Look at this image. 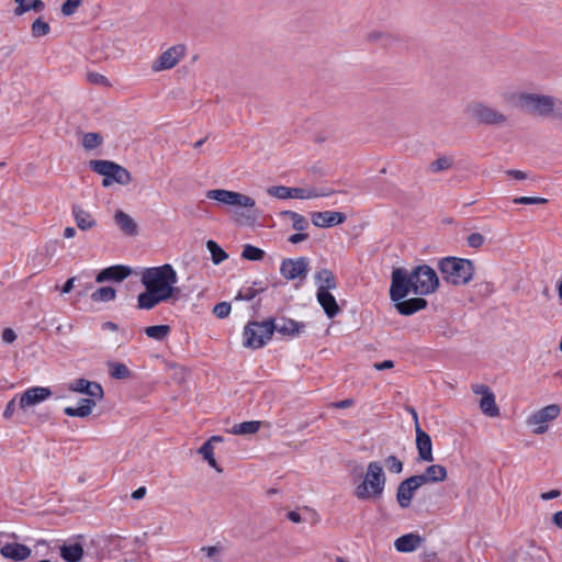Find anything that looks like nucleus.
<instances>
[{
  "label": "nucleus",
  "mask_w": 562,
  "mask_h": 562,
  "mask_svg": "<svg viewBox=\"0 0 562 562\" xmlns=\"http://www.w3.org/2000/svg\"><path fill=\"white\" fill-rule=\"evenodd\" d=\"M328 195L329 192L319 191L315 188H292V199L307 200Z\"/></svg>",
  "instance_id": "33"
},
{
  "label": "nucleus",
  "mask_w": 562,
  "mask_h": 562,
  "mask_svg": "<svg viewBox=\"0 0 562 562\" xmlns=\"http://www.w3.org/2000/svg\"><path fill=\"white\" fill-rule=\"evenodd\" d=\"M140 282L146 290H150V292H155L167 300L180 292L175 286L178 282L177 272L169 263L144 269L140 274Z\"/></svg>",
  "instance_id": "3"
},
{
  "label": "nucleus",
  "mask_w": 562,
  "mask_h": 562,
  "mask_svg": "<svg viewBox=\"0 0 562 562\" xmlns=\"http://www.w3.org/2000/svg\"><path fill=\"white\" fill-rule=\"evenodd\" d=\"M560 406L557 404L548 405L535 412L528 419L527 424L533 427V432L541 435L548 431V424L560 415Z\"/></svg>",
  "instance_id": "11"
},
{
  "label": "nucleus",
  "mask_w": 562,
  "mask_h": 562,
  "mask_svg": "<svg viewBox=\"0 0 562 562\" xmlns=\"http://www.w3.org/2000/svg\"><path fill=\"white\" fill-rule=\"evenodd\" d=\"M447 469L441 464H431L426 468L422 474H416V479L423 485L428 483H440L447 479Z\"/></svg>",
  "instance_id": "20"
},
{
  "label": "nucleus",
  "mask_w": 562,
  "mask_h": 562,
  "mask_svg": "<svg viewBox=\"0 0 562 562\" xmlns=\"http://www.w3.org/2000/svg\"><path fill=\"white\" fill-rule=\"evenodd\" d=\"M263 256H265V251L260 248L252 246V245H245L243 252H241V257L244 259L252 260V261L261 260L263 258Z\"/></svg>",
  "instance_id": "42"
},
{
  "label": "nucleus",
  "mask_w": 562,
  "mask_h": 562,
  "mask_svg": "<svg viewBox=\"0 0 562 562\" xmlns=\"http://www.w3.org/2000/svg\"><path fill=\"white\" fill-rule=\"evenodd\" d=\"M502 100L536 119L558 120L562 123V99L552 94L527 90H506Z\"/></svg>",
  "instance_id": "1"
},
{
  "label": "nucleus",
  "mask_w": 562,
  "mask_h": 562,
  "mask_svg": "<svg viewBox=\"0 0 562 562\" xmlns=\"http://www.w3.org/2000/svg\"><path fill=\"white\" fill-rule=\"evenodd\" d=\"M102 136L99 133H87L82 137V146L87 150L97 148L102 144Z\"/></svg>",
  "instance_id": "40"
},
{
  "label": "nucleus",
  "mask_w": 562,
  "mask_h": 562,
  "mask_svg": "<svg viewBox=\"0 0 562 562\" xmlns=\"http://www.w3.org/2000/svg\"><path fill=\"white\" fill-rule=\"evenodd\" d=\"M71 212L79 229L88 231L97 225V222L93 218L92 214L83 210L80 205H72Z\"/></svg>",
  "instance_id": "27"
},
{
  "label": "nucleus",
  "mask_w": 562,
  "mask_h": 562,
  "mask_svg": "<svg viewBox=\"0 0 562 562\" xmlns=\"http://www.w3.org/2000/svg\"><path fill=\"white\" fill-rule=\"evenodd\" d=\"M422 486L415 475L402 481L396 491V501L401 508H408L416 491Z\"/></svg>",
  "instance_id": "14"
},
{
  "label": "nucleus",
  "mask_w": 562,
  "mask_h": 562,
  "mask_svg": "<svg viewBox=\"0 0 562 562\" xmlns=\"http://www.w3.org/2000/svg\"><path fill=\"white\" fill-rule=\"evenodd\" d=\"M16 339V334L11 328H5L2 331V340L7 344H12Z\"/></svg>",
  "instance_id": "55"
},
{
  "label": "nucleus",
  "mask_w": 562,
  "mask_h": 562,
  "mask_svg": "<svg viewBox=\"0 0 562 562\" xmlns=\"http://www.w3.org/2000/svg\"><path fill=\"white\" fill-rule=\"evenodd\" d=\"M87 79L90 83H93V85L105 86V87L110 86L106 77H104L103 75H101L99 72H89L87 75Z\"/></svg>",
  "instance_id": "50"
},
{
  "label": "nucleus",
  "mask_w": 562,
  "mask_h": 562,
  "mask_svg": "<svg viewBox=\"0 0 562 562\" xmlns=\"http://www.w3.org/2000/svg\"><path fill=\"white\" fill-rule=\"evenodd\" d=\"M394 367V362L392 360H384L382 362L374 363V368L376 370H386L392 369Z\"/></svg>",
  "instance_id": "60"
},
{
  "label": "nucleus",
  "mask_w": 562,
  "mask_h": 562,
  "mask_svg": "<svg viewBox=\"0 0 562 562\" xmlns=\"http://www.w3.org/2000/svg\"><path fill=\"white\" fill-rule=\"evenodd\" d=\"M280 216L290 218L292 221V227L297 232H303L308 227V221L294 211H282Z\"/></svg>",
  "instance_id": "35"
},
{
  "label": "nucleus",
  "mask_w": 562,
  "mask_h": 562,
  "mask_svg": "<svg viewBox=\"0 0 562 562\" xmlns=\"http://www.w3.org/2000/svg\"><path fill=\"white\" fill-rule=\"evenodd\" d=\"M484 236L480 233H472L468 236V245L471 248H480L484 244Z\"/></svg>",
  "instance_id": "51"
},
{
  "label": "nucleus",
  "mask_w": 562,
  "mask_h": 562,
  "mask_svg": "<svg viewBox=\"0 0 562 562\" xmlns=\"http://www.w3.org/2000/svg\"><path fill=\"white\" fill-rule=\"evenodd\" d=\"M114 222L120 231L127 236H135L138 232L137 223L131 215L122 210L115 212Z\"/></svg>",
  "instance_id": "22"
},
{
  "label": "nucleus",
  "mask_w": 562,
  "mask_h": 562,
  "mask_svg": "<svg viewBox=\"0 0 562 562\" xmlns=\"http://www.w3.org/2000/svg\"><path fill=\"white\" fill-rule=\"evenodd\" d=\"M385 465L392 473H401L403 471V462L396 456H389L385 459Z\"/></svg>",
  "instance_id": "46"
},
{
  "label": "nucleus",
  "mask_w": 562,
  "mask_h": 562,
  "mask_svg": "<svg viewBox=\"0 0 562 562\" xmlns=\"http://www.w3.org/2000/svg\"><path fill=\"white\" fill-rule=\"evenodd\" d=\"M0 553L7 559L23 561L30 557L31 549L25 544L14 542L4 544L1 548Z\"/></svg>",
  "instance_id": "24"
},
{
  "label": "nucleus",
  "mask_w": 562,
  "mask_h": 562,
  "mask_svg": "<svg viewBox=\"0 0 562 562\" xmlns=\"http://www.w3.org/2000/svg\"><path fill=\"white\" fill-rule=\"evenodd\" d=\"M307 267L308 261L304 257L297 259H284L281 262L280 273L286 280H304L307 276Z\"/></svg>",
  "instance_id": "13"
},
{
  "label": "nucleus",
  "mask_w": 562,
  "mask_h": 562,
  "mask_svg": "<svg viewBox=\"0 0 562 562\" xmlns=\"http://www.w3.org/2000/svg\"><path fill=\"white\" fill-rule=\"evenodd\" d=\"M561 495V492L559 490H551L549 492H544L540 495L541 499L543 501H550L553 498H557Z\"/></svg>",
  "instance_id": "57"
},
{
  "label": "nucleus",
  "mask_w": 562,
  "mask_h": 562,
  "mask_svg": "<svg viewBox=\"0 0 562 562\" xmlns=\"http://www.w3.org/2000/svg\"><path fill=\"white\" fill-rule=\"evenodd\" d=\"M50 32V26L42 18L36 19L32 23V35L33 37H42Z\"/></svg>",
  "instance_id": "43"
},
{
  "label": "nucleus",
  "mask_w": 562,
  "mask_h": 562,
  "mask_svg": "<svg viewBox=\"0 0 562 562\" xmlns=\"http://www.w3.org/2000/svg\"><path fill=\"white\" fill-rule=\"evenodd\" d=\"M16 8L14 9L15 15H22L27 11L41 12L45 9V3L42 0H14Z\"/></svg>",
  "instance_id": "31"
},
{
  "label": "nucleus",
  "mask_w": 562,
  "mask_h": 562,
  "mask_svg": "<svg viewBox=\"0 0 562 562\" xmlns=\"http://www.w3.org/2000/svg\"><path fill=\"white\" fill-rule=\"evenodd\" d=\"M132 273L131 268L126 266H112L105 269H102L95 277V281L98 283H102L105 281H123Z\"/></svg>",
  "instance_id": "19"
},
{
  "label": "nucleus",
  "mask_w": 562,
  "mask_h": 562,
  "mask_svg": "<svg viewBox=\"0 0 562 562\" xmlns=\"http://www.w3.org/2000/svg\"><path fill=\"white\" fill-rule=\"evenodd\" d=\"M206 248L211 252L212 261L214 265H220L228 257L227 254L214 240H207Z\"/></svg>",
  "instance_id": "39"
},
{
  "label": "nucleus",
  "mask_w": 562,
  "mask_h": 562,
  "mask_svg": "<svg viewBox=\"0 0 562 562\" xmlns=\"http://www.w3.org/2000/svg\"><path fill=\"white\" fill-rule=\"evenodd\" d=\"M272 318L262 322H249L243 331V345L246 348L259 349L267 345L273 335Z\"/></svg>",
  "instance_id": "8"
},
{
  "label": "nucleus",
  "mask_w": 562,
  "mask_h": 562,
  "mask_svg": "<svg viewBox=\"0 0 562 562\" xmlns=\"http://www.w3.org/2000/svg\"><path fill=\"white\" fill-rule=\"evenodd\" d=\"M353 405V400L351 398H347V400H342V401H339V402H336V403H331V406L336 407V408H348L350 406Z\"/></svg>",
  "instance_id": "59"
},
{
  "label": "nucleus",
  "mask_w": 562,
  "mask_h": 562,
  "mask_svg": "<svg viewBox=\"0 0 562 562\" xmlns=\"http://www.w3.org/2000/svg\"><path fill=\"white\" fill-rule=\"evenodd\" d=\"M415 432L418 459L425 462L434 461L432 442L430 436L425 432L419 425H417Z\"/></svg>",
  "instance_id": "17"
},
{
  "label": "nucleus",
  "mask_w": 562,
  "mask_h": 562,
  "mask_svg": "<svg viewBox=\"0 0 562 562\" xmlns=\"http://www.w3.org/2000/svg\"><path fill=\"white\" fill-rule=\"evenodd\" d=\"M145 495H146V488H145L144 486H142V487H138L137 490H135V491L132 493V498H133V499H140V498H143Z\"/></svg>",
  "instance_id": "63"
},
{
  "label": "nucleus",
  "mask_w": 562,
  "mask_h": 562,
  "mask_svg": "<svg viewBox=\"0 0 562 562\" xmlns=\"http://www.w3.org/2000/svg\"><path fill=\"white\" fill-rule=\"evenodd\" d=\"M451 166H452L451 158L440 157L431 162L430 169L434 172H439V171L449 169Z\"/></svg>",
  "instance_id": "45"
},
{
  "label": "nucleus",
  "mask_w": 562,
  "mask_h": 562,
  "mask_svg": "<svg viewBox=\"0 0 562 562\" xmlns=\"http://www.w3.org/2000/svg\"><path fill=\"white\" fill-rule=\"evenodd\" d=\"M90 168L104 177L103 187H109L113 182L125 186L132 181V176L124 167L110 160H91Z\"/></svg>",
  "instance_id": "9"
},
{
  "label": "nucleus",
  "mask_w": 562,
  "mask_h": 562,
  "mask_svg": "<svg viewBox=\"0 0 562 562\" xmlns=\"http://www.w3.org/2000/svg\"><path fill=\"white\" fill-rule=\"evenodd\" d=\"M184 55V47L181 45L172 46L165 50L154 63L153 69L160 71L175 67Z\"/></svg>",
  "instance_id": "15"
},
{
  "label": "nucleus",
  "mask_w": 562,
  "mask_h": 562,
  "mask_svg": "<svg viewBox=\"0 0 562 562\" xmlns=\"http://www.w3.org/2000/svg\"><path fill=\"white\" fill-rule=\"evenodd\" d=\"M231 310H232V307H231L229 303L221 302L214 306L213 313L215 314V316L217 318L223 319L229 315Z\"/></svg>",
  "instance_id": "49"
},
{
  "label": "nucleus",
  "mask_w": 562,
  "mask_h": 562,
  "mask_svg": "<svg viewBox=\"0 0 562 562\" xmlns=\"http://www.w3.org/2000/svg\"><path fill=\"white\" fill-rule=\"evenodd\" d=\"M75 280H76L75 277L69 278L63 285L61 293H64V294L69 293L74 288Z\"/></svg>",
  "instance_id": "61"
},
{
  "label": "nucleus",
  "mask_w": 562,
  "mask_h": 562,
  "mask_svg": "<svg viewBox=\"0 0 562 562\" xmlns=\"http://www.w3.org/2000/svg\"><path fill=\"white\" fill-rule=\"evenodd\" d=\"M111 375L115 379H126L131 375V371L124 363L115 362L110 366Z\"/></svg>",
  "instance_id": "44"
},
{
  "label": "nucleus",
  "mask_w": 562,
  "mask_h": 562,
  "mask_svg": "<svg viewBox=\"0 0 562 562\" xmlns=\"http://www.w3.org/2000/svg\"><path fill=\"white\" fill-rule=\"evenodd\" d=\"M68 390L89 396L87 398H81L78 407L67 406L64 408V413L69 417L86 418L90 416L97 405V401H101L104 396V392L100 383L82 378L71 381L68 385Z\"/></svg>",
  "instance_id": "4"
},
{
  "label": "nucleus",
  "mask_w": 562,
  "mask_h": 562,
  "mask_svg": "<svg viewBox=\"0 0 562 562\" xmlns=\"http://www.w3.org/2000/svg\"><path fill=\"white\" fill-rule=\"evenodd\" d=\"M60 557L67 562H79L83 557V548L80 543L64 544L60 547Z\"/></svg>",
  "instance_id": "29"
},
{
  "label": "nucleus",
  "mask_w": 562,
  "mask_h": 562,
  "mask_svg": "<svg viewBox=\"0 0 562 562\" xmlns=\"http://www.w3.org/2000/svg\"><path fill=\"white\" fill-rule=\"evenodd\" d=\"M273 333L278 331L283 336L295 337L301 335L305 329V324L291 318H281L279 322L272 319Z\"/></svg>",
  "instance_id": "18"
},
{
  "label": "nucleus",
  "mask_w": 562,
  "mask_h": 562,
  "mask_svg": "<svg viewBox=\"0 0 562 562\" xmlns=\"http://www.w3.org/2000/svg\"><path fill=\"white\" fill-rule=\"evenodd\" d=\"M513 202L515 204L529 205V204H546L548 202V200L544 198H538V196H520V198H515L513 200Z\"/></svg>",
  "instance_id": "48"
},
{
  "label": "nucleus",
  "mask_w": 562,
  "mask_h": 562,
  "mask_svg": "<svg viewBox=\"0 0 562 562\" xmlns=\"http://www.w3.org/2000/svg\"><path fill=\"white\" fill-rule=\"evenodd\" d=\"M552 520L554 522V525L559 528L562 529V510L560 512H557L553 517H552Z\"/></svg>",
  "instance_id": "64"
},
{
  "label": "nucleus",
  "mask_w": 562,
  "mask_h": 562,
  "mask_svg": "<svg viewBox=\"0 0 562 562\" xmlns=\"http://www.w3.org/2000/svg\"><path fill=\"white\" fill-rule=\"evenodd\" d=\"M467 115L477 124L488 126H505L509 117L493 104L483 101H473L465 108Z\"/></svg>",
  "instance_id": "7"
},
{
  "label": "nucleus",
  "mask_w": 562,
  "mask_h": 562,
  "mask_svg": "<svg viewBox=\"0 0 562 562\" xmlns=\"http://www.w3.org/2000/svg\"><path fill=\"white\" fill-rule=\"evenodd\" d=\"M386 484V476L378 461L367 465L363 480L355 487L353 495L359 501H375L382 497Z\"/></svg>",
  "instance_id": "5"
},
{
  "label": "nucleus",
  "mask_w": 562,
  "mask_h": 562,
  "mask_svg": "<svg viewBox=\"0 0 562 562\" xmlns=\"http://www.w3.org/2000/svg\"><path fill=\"white\" fill-rule=\"evenodd\" d=\"M81 3L82 0H66L61 5V13L69 16L77 11Z\"/></svg>",
  "instance_id": "47"
},
{
  "label": "nucleus",
  "mask_w": 562,
  "mask_h": 562,
  "mask_svg": "<svg viewBox=\"0 0 562 562\" xmlns=\"http://www.w3.org/2000/svg\"><path fill=\"white\" fill-rule=\"evenodd\" d=\"M391 278L392 301L404 299L411 291L417 295H427L435 292L439 285L436 271L427 265L417 266L411 272L404 268H396L392 271Z\"/></svg>",
  "instance_id": "2"
},
{
  "label": "nucleus",
  "mask_w": 562,
  "mask_h": 562,
  "mask_svg": "<svg viewBox=\"0 0 562 562\" xmlns=\"http://www.w3.org/2000/svg\"><path fill=\"white\" fill-rule=\"evenodd\" d=\"M198 453L209 463V465L215 469L218 473L222 472V468L218 467L214 458V446L211 442H204L198 450Z\"/></svg>",
  "instance_id": "36"
},
{
  "label": "nucleus",
  "mask_w": 562,
  "mask_h": 562,
  "mask_svg": "<svg viewBox=\"0 0 562 562\" xmlns=\"http://www.w3.org/2000/svg\"><path fill=\"white\" fill-rule=\"evenodd\" d=\"M52 395V391L46 386H33L23 392L19 397L18 406L26 412L29 408L46 401Z\"/></svg>",
  "instance_id": "12"
},
{
  "label": "nucleus",
  "mask_w": 562,
  "mask_h": 562,
  "mask_svg": "<svg viewBox=\"0 0 562 562\" xmlns=\"http://www.w3.org/2000/svg\"><path fill=\"white\" fill-rule=\"evenodd\" d=\"M286 516L294 524H299L302 521L301 515L295 510L289 512Z\"/></svg>",
  "instance_id": "62"
},
{
  "label": "nucleus",
  "mask_w": 562,
  "mask_h": 562,
  "mask_svg": "<svg viewBox=\"0 0 562 562\" xmlns=\"http://www.w3.org/2000/svg\"><path fill=\"white\" fill-rule=\"evenodd\" d=\"M205 196L218 202L220 204L236 209H254L256 205V201L252 198L225 189L209 190L206 191Z\"/></svg>",
  "instance_id": "10"
},
{
  "label": "nucleus",
  "mask_w": 562,
  "mask_h": 562,
  "mask_svg": "<svg viewBox=\"0 0 562 562\" xmlns=\"http://www.w3.org/2000/svg\"><path fill=\"white\" fill-rule=\"evenodd\" d=\"M308 238V235L303 232H297L289 237V241L291 244H299L303 240H306Z\"/></svg>",
  "instance_id": "56"
},
{
  "label": "nucleus",
  "mask_w": 562,
  "mask_h": 562,
  "mask_svg": "<svg viewBox=\"0 0 562 562\" xmlns=\"http://www.w3.org/2000/svg\"><path fill=\"white\" fill-rule=\"evenodd\" d=\"M438 269L442 279L453 285L468 284L474 274V266L471 260L456 257L441 259Z\"/></svg>",
  "instance_id": "6"
},
{
  "label": "nucleus",
  "mask_w": 562,
  "mask_h": 562,
  "mask_svg": "<svg viewBox=\"0 0 562 562\" xmlns=\"http://www.w3.org/2000/svg\"><path fill=\"white\" fill-rule=\"evenodd\" d=\"M146 336L157 341H162L167 338L170 333V326L168 325H154L148 326L144 329Z\"/></svg>",
  "instance_id": "37"
},
{
  "label": "nucleus",
  "mask_w": 562,
  "mask_h": 562,
  "mask_svg": "<svg viewBox=\"0 0 562 562\" xmlns=\"http://www.w3.org/2000/svg\"><path fill=\"white\" fill-rule=\"evenodd\" d=\"M168 300L165 299L164 296L155 293V292H150V290H146L145 292L140 293L138 296H137V307L139 310H151L154 308L155 306H157L159 303L161 302H167Z\"/></svg>",
  "instance_id": "28"
},
{
  "label": "nucleus",
  "mask_w": 562,
  "mask_h": 562,
  "mask_svg": "<svg viewBox=\"0 0 562 562\" xmlns=\"http://www.w3.org/2000/svg\"><path fill=\"white\" fill-rule=\"evenodd\" d=\"M480 408L488 417H497L499 416V408L495 402L494 393H488L483 396L480 401Z\"/></svg>",
  "instance_id": "32"
},
{
  "label": "nucleus",
  "mask_w": 562,
  "mask_h": 562,
  "mask_svg": "<svg viewBox=\"0 0 562 562\" xmlns=\"http://www.w3.org/2000/svg\"><path fill=\"white\" fill-rule=\"evenodd\" d=\"M16 400H18V395H15L12 400H10L3 411V417L5 419H11L14 412H15V407H16Z\"/></svg>",
  "instance_id": "52"
},
{
  "label": "nucleus",
  "mask_w": 562,
  "mask_h": 562,
  "mask_svg": "<svg viewBox=\"0 0 562 562\" xmlns=\"http://www.w3.org/2000/svg\"><path fill=\"white\" fill-rule=\"evenodd\" d=\"M316 293L330 292L337 288L336 277L329 269H321L315 274Z\"/></svg>",
  "instance_id": "21"
},
{
  "label": "nucleus",
  "mask_w": 562,
  "mask_h": 562,
  "mask_svg": "<svg viewBox=\"0 0 562 562\" xmlns=\"http://www.w3.org/2000/svg\"><path fill=\"white\" fill-rule=\"evenodd\" d=\"M115 296H116V291L114 288L102 286V288L97 289L91 294V300L93 302H111L115 299Z\"/></svg>",
  "instance_id": "38"
},
{
  "label": "nucleus",
  "mask_w": 562,
  "mask_h": 562,
  "mask_svg": "<svg viewBox=\"0 0 562 562\" xmlns=\"http://www.w3.org/2000/svg\"><path fill=\"white\" fill-rule=\"evenodd\" d=\"M316 299L328 318H334L341 312L335 296L330 292L316 293Z\"/></svg>",
  "instance_id": "25"
},
{
  "label": "nucleus",
  "mask_w": 562,
  "mask_h": 562,
  "mask_svg": "<svg viewBox=\"0 0 562 562\" xmlns=\"http://www.w3.org/2000/svg\"><path fill=\"white\" fill-rule=\"evenodd\" d=\"M472 392L476 395H482V397L492 393L491 389L485 384H473Z\"/></svg>",
  "instance_id": "53"
},
{
  "label": "nucleus",
  "mask_w": 562,
  "mask_h": 562,
  "mask_svg": "<svg viewBox=\"0 0 562 562\" xmlns=\"http://www.w3.org/2000/svg\"><path fill=\"white\" fill-rule=\"evenodd\" d=\"M506 172L509 177H513L514 179H517V180H525L527 178L526 172H524L521 170L512 169V170H507Z\"/></svg>",
  "instance_id": "58"
},
{
  "label": "nucleus",
  "mask_w": 562,
  "mask_h": 562,
  "mask_svg": "<svg viewBox=\"0 0 562 562\" xmlns=\"http://www.w3.org/2000/svg\"><path fill=\"white\" fill-rule=\"evenodd\" d=\"M268 194L277 199H292V188L285 186H272L267 190Z\"/></svg>",
  "instance_id": "41"
},
{
  "label": "nucleus",
  "mask_w": 562,
  "mask_h": 562,
  "mask_svg": "<svg viewBox=\"0 0 562 562\" xmlns=\"http://www.w3.org/2000/svg\"><path fill=\"white\" fill-rule=\"evenodd\" d=\"M255 295H256V290H254L251 288H248L245 291H239V293L237 294L236 299L237 300L250 301V300H252L255 297Z\"/></svg>",
  "instance_id": "54"
},
{
  "label": "nucleus",
  "mask_w": 562,
  "mask_h": 562,
  "mask_svg": "<svg viewBox=\"0 0 562 562\" xmlns=\"http://www.w3.org/2000/svg\"><path fill=\"white\" fill-rule=\"evenodd\" d=\"M260 422L249 420L236 424L232 427L231 432L234 435H252L260 429Z\"/></svg>",
  "instance_id": "34"
},
{
  "label": "nucleus",
  "mask_w": 562,
  "mask_h": 562,
  "mask_svg": "<svg viewBox=\"0 0 562 562\" xmlns=\"http://www.w3.org/2000/svg\"><path fill=\"white\" fill-rule=\"evenodd\" d=\"M366 40L372 44L389 46L393 42V36L389 31L382 29H373L367 33Z\"/></svg>",
  "instance_id": "30"
},
{
  "label": "nucleus",
  "mask_w": 562,
  "mask_h": 562,
  "mask_svg": "<svg viewBox=\"0 0 562 562\" xmlns=\"http://www.w3.org/2000/svg\"><path fill=\"white\" fill-rule=\"evenodd\" d=\"M423 543V538L416 533H407L397 538L394 547L398 552H413Z\"/></svg>",
  "instance_id": "26"
},
{
  "label": "nucleus",
  "mask_w": 562,
  "mask_h": 562,
  "mask_svg": "<svg viewBox=\"0 0 562 562\" xmlns=\"http://www.w3.org/2000/svg\"><path fill=\"white\" fill-rule=\"evenodd\" d=\"M311 220L317 227H331L342 224L346 221V215L336 211L313 212Z\"/></svg>",
  "instance_id": "16"
},
{
  "label": "nucleus",
  "mask_w": 562,
  "mask_h": 562,
  "mask_svg": "<svg viewBox=\"0 0 562 562\" xmlns=\"http://www.w3.org/2000/svg\"><path fill=\"white\" fill-rule=\"evenodd\" d=\"M397 312L402 315H412L427 306V301L423 297H413L408 300L394 301Z\"/></svg>",
  "instance_id": "23"
}]
</instances>
